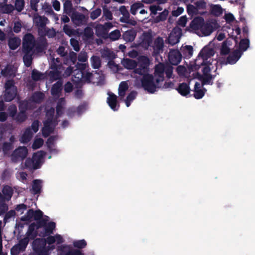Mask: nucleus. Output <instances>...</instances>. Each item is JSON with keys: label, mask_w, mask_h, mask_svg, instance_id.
Here are the masks:
<instances>
[{"label": "nucleus", "mask_w": 255, "mask_h": 255, "mask_svg": "<svg viewBox=\"0 0 255 255\" xmlns=\"http://www.w3.org/2000/svg\"><path fill=\"white\" fill-rule=\"evenodd\" d=\"M214 54V50L209 45L205 46L201 51L194 64L190 66V70L193 71L197 70L200 66H203V74L198 76V79L202 82L203 84H210L213 77L210 73L211 68L210 65L213 62L212 56Z\"/></svg>", "instance_id": "f257e3e1"}, {"label": "nucleus", "mask_w": 255, "mask_h": 255, "mask_svg": "<svg viewBox=\"0 0 255 255\" xmlns=\"http://www.w3.org/2000/svg\"><path fill=\"white\" fill-rule=\"evenodd\" d=\"M35 42V37L31 33H27L23 37L22 51L24 53L23 60L24 65L27 67L31 65L33 56L34 54L33 49Z\"/></svg>", "instance_id": "f03ea898"}, {"label": "nucleus", "mask_w": 255, "mask_h": 255, "mask_svg": "<svg viewBox=\"0 0 255 255\" xmlns=\"http://www.w3.org/2000/svg\"><path fill=\"white\" fill-rule=\"evenodd\" d=\"M46 113V119L43 122V127L41 131L44 137H47L54 131L56 126L58 125V118H59L63 113Z\"/></svg>", "instance_id": "7ed1b4c3"}, {"label": "nucleus", "mask_w": 255, "mask_h": 255, "mask_svg": "<svg viewBox=\"0 0 255 255\" xmlns=\"http://www.w3.org/2000/svg\"><path fill=\"white\" fill-rule=\"evenodd\" d=\"M152 42V36L149 32H144L142 36V40L140 45L145 49H147L149 46H151L153 50V54L157 55L159 54V36H157L154 40L153 45H151Z\"/></svg>", "instance_id": "20e7f679"}, {"label": "nucleus", "mask_w": 255, "mask_h": 255, "mask_svg": "<svg viewBox=\"0 0 255 255\" xmlns=\"http://www.w3.org/2000/svg\"><path fill=\"white\" fill-rule=\"evenodd\" d=\"M32 247L33 251L39 255H49V249L46 247L45 239L36 238L32 242Z\"/></svg>", "instance_id": "39448f33"}, {"label": "nucleus", "mask_w": 255, "mask_h": 255, "mask_svg": "<svg viewBox=\"0 0 255 255\" xmlns=\"http://www.w3.org/2000/svg\"><path fill=\"white\" fill-rule=\"evenodd\" d=\"M141 86L148 93H153L156 89L154 78L151 74L144 75L141 79Z\"/></svg>", "instance_id": "423d86ee"}, {"label": "nucleus", "mask_w": 255, "mask_h": 255, "mask_svg": "<svg viewBox=\"0 0 255 255\" xmlns=\"http://www.w3.org/2000/svg\"><path fill=\"white\" fill-rule=\"evenodd\" d=\"M149 63V59L147 57L141 56L139 59L138 64H137V66L134 70V73L143 76L145 74H149L148 73Z\"/></svg>", "instance_id": "0eeeda50"}, {"label": "nucleus", "mask_w": 255, "mask_h": 255, "mask_svg": "<svg viewBox=\"0 0 255 255\" xmlns=\"http://www.w3.org/2000/svg\"><path fill=\"white\" fill-rule=\"evenodd\" d=\"M219 25L215 20H212L202 26L200 31L197 32V34L200 36H208L214 30L218 29Z\"/></svg>", "instance_id": "6e6552de"}, {"label": "nucleus", "mask_w": 255, "mask_h": 255, "mask_svg": "<svg viewBox=\"0 0 255 255\" xmlns=\"http://www.w3.org/2000/svg\"><path fill=\"white\" fill-rule=\"evenodd\" d=\"M113 26L111 22H106L104 24H98L95 27L96 34L98 37L106 38L108 37L109 30Z\"/></svg>", "instance_id": "1a4fd4ad"}, {"label": "nucleus", "mask_w": 255, "mask_h": 255, "mask_svg": "<svg viewBox=\"0 0 255 255\" xmlns=\"http://www.w3.org/2000/svg\"><path fill=\"white\" fill-rule=\"evenodd\" d=\"M28 154V149L25 146H19L11 154V159L14 162L24 160Z\"/></svg>", "instance_id": "9d476101"}, {"label": "nucleus", "mask_w": 255, "mask_h": 255, "mask_svg": "<svg viewBox=\"0 0 255 255\" xmlns=\"http://www.w3.org/2000/svg\"><path fill=\"white\" fill-rule=\"evenodd\" d=\"M40 157L36 155H34L32 158L26 159L24 163L25 168L29 170L38 169L40 167Z\"/></svg>", "instance_id": "9b49d317"}, {"label": "nucleus", "mask_w": 255, "mask_h": 255, "mask_svg": "<svg viewBox=\"0 0 255 255\" xmlns=\"http://www.w3.org/2000/svg\"><path fill=\"white\" fill-rule=\"evenodd\" d=\"M28 245V240L26 238L20 240L18 243L13 246L10 250L11 255H18V254L25 251Z\"/></svg>", "instance_id": "f8f14e48"}, {"label": "nucleus", "mask_w": 255, "mask_h": 255, "mask_svg": "<svg viewBox=\"0 0 255 255\" xmlns=\"http://www.w3.org/2000/svg\"><path fill=\"white\" fill-rule=\"evenodd\" d=\"M59 251L62 255H83L82 252L78 249H70V246L67 245H61L58 247Z\"/></svg>", "instance_id": "ddd939ff"}, {"label": "nucleus", "mask_w": 255, "mask_h": 255, "mask_svg": "<svg viewBox=\"0 0 255 255\" xmlns=\"http://www.w3.org/2000/svg\"><path fill=\"white\" fill-rule=\"evenodd\" d=\"M47 46V39L44 36L40 37L35 42V45L33 50L34 53H42L46 49Z\"/></svg>", "instance_id": "4468645a"}, {"label": "nucleus", "mask_w": 255, "mask_h": 255, "mask_svg": "<svg viewBox=\"0 0 255 255\" xmlns=\"http://www.w3.org/2000/svg\"><path fill=\"white\" fill-rule=\"evenodd\" d=\"M83 75V72L74 69L73 75H72V81L76 88L82 87Z\"/></svg>", "instance_id": "2eb2a0df"}, {"label": "nucleus", "mask_w": 255, "mask_h": 255, "mask_svg": "<svg viewBox=\"0 0 255 255\" xmlns=\"http://www.w3.org/2000/svg\"><path fill=\"white\" fill-rule=\"evenodd\" d=\"M181 36V29L179 28H175L173 29L168 37V42L171 45H174L179 41Z\"/></svg>", "instance_id": "dca6fc26"}, {"label": "nucleus", "mask_w": 255, "mask_h": 255, "mask_svg": "<svg viewBox=\"0 0 255 255\" xmlns=\"http://www.w3.org/2000/svg\"><path fill=\"white\" fill-rule=\"evenodd\" d=\"M73 22L78 26H80L87 23V18L85 15L78 12L73 13L71 16Z\"/></svg>", "instance_id": "f3484780"}, {"label": "nucleus", "mask_w": 255, "mask_h": 255, "mask_svg": "<svg viewBox=\"0 0 255 255\" xmlns=\"http://www.w3.org/2000/svg\"><path fill=\"white\" fill-rule=\"evenodd\" d=\"M182 56L180 52L177 50H171L168 55L169 62L172 65L178 64L181 60Z\"/></svg>", "instance_id": "a211bd4d"}, {"label": "nucleus", "mask_w": 255, "mask_h": 255, "mask_svg": "<svg viewBox=\"0 0 255 255\" xmlns=\"http://www.w3.org/2000/svg\"><path fill=\"white\" fill-rule=\"evenodd\" d=\"M62 68V65L57 64L56 63L53 62L51 63L50 65V68L52 70L50 71L49 72V75L50 76L54 78L55 80L58 79L61 75V69Z\"/></svg>", "instance_id": "6ab92c4d"}, {"label": "nucleus", "mask_w": 255, "mask_h": 255, "mask_svg": "<svg viewBox=\"0 0 255 255\" xmlns=\"http://www.w3.org/2000/svg\"><path fill=\"white\" fill-rule=\"evenodd\" d=\"M204 24V21L203 18L197 17L195 18L190 24L191 28L195 30L196 32L200 31Z\"/></svg>", "instance_id": "aec40b11"}, {"label": "nucleus", "mask_w": 255, "mask_h": 255, "mask_svg": "<svg viewBox=\"0 0 255 255\" xmlns=\"http://www.w3.org/2000/svg\"><path fill=\"white\" fill-rule=\"evenodd\" d=\"M63 89V82L61 80L57 81L54 83L51 89V94L54 97H59Z\"/></svg>", "instance_id": "412c9836"}, {"label": "nucleus", "mask_w": 255, "mask_h": 255, "mask_svg": "<svg viewBox=\"0 0 255 255\" xmlns=\"http://www.w3.org/2000/svg\"><path fill=\"white\" fill-rule=\"evenodd\" d=\"M17 92V88L12 89H5L3 92V99L5 102H11L16 97Z\"/></svg>", "instance_id": "4be33fe9"}, {"label": "nucleus", "mask_w": 255, "mask_h": 255, "mask_svg": "<svg viewBox=\"0 0 255 255\" xmlns=\"http://www.w3.org/2000/svg\"><path fill=\"white\" fill-rule=\"evenodd\" d=\"M107 103L113 111L118 110L120 106L118 105L117 96L116 95L113 93L109 94L107 98Z\"/></svg>", "instance_id": "5701e85b"}, {"label": "nucleus", "mask_w": 255, "mask_h": 255, "mask_svg": "<svg viewBox=\"0 0 255 255\" xmlns=\"http://www.w3.org/2000/svg\"><path fill=\"white\" fill-rule=\"evenodd\" d=\"M33 135L30 127L27 128L22 134L19 141L23 143H27L30 141Z\"/></svg>", "instance_id": "b1692460"}, {"label": "nucleus", "mask_w": 255, "mask_h": 255, "mask_svg": "<svg viewBox=\"0 0 255 255\" xmlns=\"http://www.w3.org/2000/svg\"><path fill=\"white\" fill-rule=\"evenodd\" d=\"M9 116L13 118L16 122L21 123L27 118V113H8Z\"/></svg>", "instance_id": "393cba45"}, {"label": "nucleus", "mask_w": 255, "mask_h": 255, "mask_svg": "<svg viewBox=\"0 0 255 255\" xmlns=\"http://www.w3.org/2000/svg\"><path fill=\"white\" fill-rule=\"evenodd\" d=\"M122 64L125 68L129 70H134L137 66V62L135 60L128 58L124 59Z\"/></svg>", "instance_id": "a878e982"}, {"label": "nucleus", "mask_w": 255, "mask_h": 255, "mask_svg": "<svg viewBox=\"0 0 255 255\" xmlns=\"http://www.w3.org/2000/svg\"><path fill=\"white\" fill-rule=\"evenodd\" d=\"M205 94V91L200 83L196 82L194 87V96L196 99H201Z\"/></svg>", "instance_id": "bb28decb"}, {"label": "nucleus", "mask_w": 255, "mask_h": 255, "mask_svg": "<svg viewBox=\"0 0 255 255\" xmlns=\"http://www.w3.org/2000/svg\"><path fill=\"white\" fill-rule=\"evenodd\" d=\"M20 39L17 37H10L8 40V46L10 49L15 50L20 44Z\"/></svg>", "instance_id": "cd10ccee"}, {"label": "nucleus", "mask_w": 255, "mask_h": 255, "mask_svg": "<svg viewBox=\"0 0 255 255\" xmlns=\"http://www.w3.org/2000/svg\"><path fill=\"white\" fill-rule=\"evenodd\" d=\"M136 33L133 30H128L123 34V38L126 42L133 41L136 36Z\"/></svg>", "instance_id": "c85d7f7f"}, {"label": "nucleus", "mask_w": 255, "mask_h": 255, "mask_svg": "<svg viewBox=\"0 0 255 255\" xmlns=\"http://www.w3.org/2000/svg\"><path fill=\"white\" fill-rule=\"evenodd\" d=\"M242 53L239 50H235L230 55L227 59V62L229 64H235L241 57Z\"/></svg>", "instance_id": "c756f323"}, {"label": "nucleus", "mask_w": 255, "mask_h": 255, "mask_svg": "<svg viewBox=\"0 0 255 255\" xmlns=\"http://www.w3.org/2000/svg\"><path fill=\"white\" fill-rule=\"evenodd\" d=\"M57 139V136L55 135H52L49 137L47 139L46 143L47 147L50 152H53L57 153V150L55 148V141Z\"/></svg>", "instance_id": "7c9ffc66"}, {"label": "nucleus", "mask_w": 255, "mask_h": 255, "mask_svg": "<svg viewBox=\"0 0 255 255\" xmlns=\"http://www.w3.org/2000/svg\"><path fill=\"white\" fill-rule=\"evenodd\" d=\"M2 192L3 194V196H2L4 198V200H6L7 201H9L10 200L13 193V190L11 187L8 185L4 186L2 190Z\"/></svg>", "instance_id": "2f4dec72"}, {"label": "nucleus", "mask_w": 255, "mask_h": 255, "mask_svg": "<svg viewBox=\"0 0 255 255\" xmlns=\"http://www.w3.org/2000/svg\"><path fill=\"white\" fill-rule=\"evenodd\" d=\"M42 188V181L39 179H35L32 182V191L34 194H39Z\"/></svg>", "instance_id": "473e14b6"}, {"label": "nucleus", "mask_w": 255, "mask_h": 255, "mask_svg": "<svg viewBox=\"0 0 255 255\" xmlns=\"http://www.w3.org/2000/svg\"><path fill=\"white\" fill-rule=\"evenodd\" d=\"M55 227L56 224L54 222H50L48 223H46L44 228V233L42 236L45 237L53 234V230L55 229Z\"/></svg>", "instance_id": "72a5a7b5"}, {"label": "nucleus", "mask_w": 255, "mask_h": 255, "mask_svg": "<svg viewBox=\"0 0 255 255\" xmlns=\"http://www.w3.org/2000/svg\"><path fill=\"white\" fill-rule=\"evenodd\" d=\"M0 74L1 76L4 77H11L15 76V74L13 73L12 68L9 65H7L3 69L1 70Z\"/></svg>", "instance_id": "f704fd0d"}, {"label": "nucleus", "mask_w": 255, "mask_h": 255, "mask_svg": "<svg viewBox=\"0 0 255 255\" xmlns=\"http://www.w3.org/2000/svg\"><path fill=\"white\" fill-rule=\"evenodd\" d=\"M44 97L45 95L42 92H36L32 94L31 98L33 102L40 104L42 102Z\"/></svg>", "instance_id": "c9c22d12"}, {"label": "nucleus", "mask_w": 255, "mask_h": 255, "mask_svg": "<svg viewBox=\"0 0 255 255\" xmlns=\"http://www.w3.org/2000/svg\"><path fill=\"white\" fill-rule=\"evenodd\" d=\"M14 10V6L11 4H3L0 7V11L2 13L10 14Z\"/></svg>", "instance_id": "e433bc0d"}, {"label": "nucleus", "mask_w": 255, "mask_h": 255, "mask_svg": "<svg viewBox=\"0 0 255 255\" xmlns=\"http://www.w3.org/2000/svg\"><path fill=\"white\" fill-rule=\"evenodd\" d=\"M181 50L183 55L186 58H190L193 52V48L192 46L190 45H186L182 46Z\"/></svg>", "instance_id": "4c0bfd02"}, {"label": "nucleus", "mask_w": 255, "mask_h": 255, "mask_svg": "<svg viewBox=\"0 0 255 255\" xmlns=\"http://www.w3.org/2000/svg\"><path fill=\"white\" fill-rule=\"evenodd\" d=\"M177 91L181 95L184 96L187 95L190 93L189 87L185 83L181 84L178 88Z\"/></svg>", "instance_id": "58836bf2"}, {"label": "nucleus", "mask_w": 255, "mask_h": 255, "mask_svg": "<svg viewBox=\"0 0 255 255\" xmlns=\"http://www.w3.org/2000/svg\"><path fill=\"white\" fill-rule=\"evenodd\" d=\"M8 209L7 205L4 202V198L0 193V216L5 214Z\"/></svg>", "instance_id": "ea45409f"}, {"label": "nucleus", "mask_w": 255, "mask_h": 255, "mask_svg": "<svg viewBox=\"0 0 255 255\" xmlns=\"http://www.w3.org/2000/svg\"><path fill=\"white\" fill-rule=\"evenodd\" d=\"M63 29L64 32L69 37L76 35L78 33L77 30L72 28L70 26L67 24L64 25Z\"/></svg>", "instance_id": "a19ab883"}, {"label": "nucleus", "mask_w": 255, "mask_h": 255, "mask_svg": "<svg viewBox=\"0 0 255 255\" xmlns=\"http://www.w3.org/2000/svg\"><path fill=\"white\" fill-rule=\"evenodd\" d=\"M231 45V42L230 40H226L222 44L221 48V53L223 55L227 54L230 49V46Z\"/></svg>", "instance_id": "79ce46f5"}, {"label": "nucleus", "mask_w": 255, "mask_h": 255, "mask_svg": "<svg viewBox=\"0 0 255 255\" xmlns=\"http://www.w3.org/2000/svg\"><path fill=\"white\" fill-rule=\"evenodd\" d=\"M91 64L94 69H98L101 65V60L98 56L93 55L91 58Z\"/></svg>", "instance_id": "37998d69"}, {"label": "nucleus", "mask_w": 255, "mask_h": 255, "mask_svg": "<svg viewBox=\"0 0 255 255\" xmlns=\"http://www.w3.org/2000/svg\"><path fill=\"white\" fill-rule=\"evenodd\" d=\"M24 0H15L14 7L18 12H21L24 9Z\"/></svg>", "instance_id": "c03bdc74"}, {"label": "nucleus", "mask_w": 255, "mask_h": 255, "mask_svg": "<svg viewBox=\"0 0 255 255\" xmlns=\"http://www.w3.org/2000/svg\"><path fill=\"white\" fill-rule=\"evenodd\" d=\"M63 9L64 13L70 14L72 10L73 6L71 1L70 0H66L63 4Z\"/></svg>", "instance_id": "a18cd8bd"}, {"label": "nucleus", "mask_w": 255, "mask_h": 255, "mask_svg": "<svg viewBox=\"0 0 255 255\" xmlns=\"http://www.w3.org/2000/svg\"><path fill=\"white\" fill-rule=\"evenodd\" d=\"M34 211L32 209H29L26 214L21 217V220L24 222L31 221V220L33 218Z\"/></svg>", "instance_id": "49530a36"}, {"label": "nucleus", "mask_w": 255, "mask_h": 255, "mask_svg": "<svg viewBox=\"0 0 255 255\" xmlns=\"http://www.w3.org/2000/svg\"><path fill=\"white\" fill-rule=\"evenodd\" d=\"M121 34V32L118 29H116L108 34V37L113 41H115L119 39Z\"/></svg>", "instance_id": "de8ad7c7"}, {"label": "nucleus", "mask_w": 255, "mask_h": 255, "mask_svg": "<svg viewBox=\"0 0 255 255\" xmlns=\"http://www.w3.org/2000/svg\"><path fill=\"white\" fill-rule=\"evenodd\" d=\"M93 77L92 73L87 71L84 72L83 78L82 79L83 85L85 83H90Z\"/></svg>", "instance_id": "09e8293b"}, {"label": "nucleus", "mask_w": 255, "mask_h": 255, "mask_svg": "<svg viewBox=\"0 0 255 255\" xmlns=\"http://www.w3.org/2000/svg\"><path fill=\"white\" fill-rule=\"evenodd\" d=\"M136 96V92L135 91H131L125 100V103L127 107H128L131 104V102L135 98Z\"/></svg>", "instance_id": "8fccbe9b"}, {"label": "nucleus", "mask_w": 255, "mask_h": 255, "mask_svg": "<svg viewBox=\"0 0 255 255\" xmlns=\"http://www.w3.org/2000/svg\"><path fill=\"white\" fill-rule=\"evenodd\" d=\"M143 6V4L140 2H136L132 4L130 6V12L133 15H135L137 10Z\"/></svg>", "instance_id": "3c124183"}, {"label": "nucleus", "mask_w": 255, "mask_h": 255, "mask_svg": "<svg viewBox=\"0 0 255 255\" xmlns=\"http://www.w3.org/2000/svg\"><path fill=\"white\" fill-rule=\"evenodd\" d=\"M211 12L213 14L219 16L223 12V9L220 5H213L211 6Z\"/></svg>", "instance_id": "603ef678"}, {"label": "nucleus", "mask_w": 255, "mask_h": 255, "mask_svg": "<svg viewBox=\"0 0 255 255\" xmlns=\"http://www.w3.org/2000/svg\"><path fill=\"white\" fill-rule=\"evenodd\" d=\"M43 74L41 72L36 69H33L31 72V78L34 81H38L41 79Z\"/></svg>", "instance_id": "864d4df0"}, {"label": "nucleus", "mask_w": 255, "mask_h": 255, "mask_svg": "<svg viewBox=\"0 0 255 255\" xmlns=\"http://www.w3.org/2000/svg\"><path fill=\"white\" fill-rule=\"evenodd\" d=\"M73 246L75 248L79 249H82L85 248L87 246V243L84 239L75 241L73 242Z\"/></svg>", "instance_id": "5fc2aeb1"}, {"label": "nucleus", "mask_w": 255, "mask_h": 255, "mask_svg": "<svg viewBox=\"0 0 255 255\" xmlns=\"http://www.w3.org/2000/svg\"><path fill=\"white\" fill-rule=\"evenodd\" d=\"M102 55L103 57L107 58L109 59L115 58V53L113 51L107 48L104 49L102 53Z\"/></svg>", "instance_id": "6e6d98bb"}, {"label": "nucleus", "mask_w": 255, "mask_h": 255, "mask_svg": "<svg viewBox=\"0 0 255 255\" xmlns=\"http://www.w3.org/2000/svg\"><path fill=\"white\" fill-rule=\"evenodd\" d=\"M29 106V103L27 100L21 101L19 102V112H26Z\"/></svg>", "instance_id": "4d7b16f0"}, {"label": "nucleus", "mask_w": 255, "mask_h": 255, "mask_svg": "<svg viewBox=\"0 0 255 255\" xmlns=\"http://www.w3.org/2000/svg\"><path fill=\"white\" fill-rule=\"evenodd\" d=\"M249 46V41L248 39H242L240 43L239 48L241 52V51H246Z\"/></svg>", "instance_id": "13d9d810"}, {"label": "nucleus", "mask_w": 255, "mask_h": 255, "mask_svg": "<svg viewBox=\"0 0 255 255\" xmlns=\"http://www.w3.org/2000/svg\"><path fill=\"white\" fill-rule=\"evenodd\" d=\"M13 148L11 142H4L2 145V149L4 153H6Z\"/></svg>", "instance_id": "bf43d9fd"}, {"label": "nucleus", "mask_w": 255, "mask_h": 255, "mask_svg": "<svg viewBox=\"0 0 255 255\" xmlns=\"http://www.w3.org/2000/svg\"><path fill=\"white\" fill-rule=\"evenodd\" d=\"M43 144V140L42 138H37L36 139L32 145V148L33 149H37L41 147Z\"/></svg>", "instance_id": "052dcab7"}, {"label": "nucleus", "mask_w": 255, "mask_h": 255, "mask_svg": "<svg viewBox=\"0 0 255 255\" xmlns=\"http://www.w3.org/2000/svg\"><path fill=\"white\" fill-rule=\"evenodd\" d=\"M70 43L75 51L78 52L80 50L79 43L77 39L72 38L70 40Z\"/></svg>", "instance_id": "680f3d73"}, {"label": "nucleus", "mask_w": 255, "mask_h": 255, "mask_svg": "<svg viewBox=\"0 0 255 255\" xmlns=\"http://www.w3.org/2000/svg\"><path fill=\"white\" fill-rule=\"evenodd\" d=\"M89 67L88 65L86 63H77L75 65V69H76L77 70L81 71L82 72H85L87 71L86 69Z\"/></svg>", "instance_id": "e2e57ef3"}, {"label": "nucleus", "mask_w": 255, "mask_h": 255, "mask_svg": "<svg viewBox=\"0 0 255 255\" xmlns=\"http://www.w3.org/2000/svg\"><path fill=\"white\" fill-rule=\"evenodd\" d=\"M102 10L100 8H97L90 13V18L92 20H95L98 18L101 14Z\"/></svg>", "instance_id": "0e129e2a"}, {"label": "nucleus", "mask_w": 255, "mask_h": 255, "mask_svg": "<svg viewBox=\"0 0 255 255\" xmlns=\"http://www.w3.org/2000/svg\"><path fill=\"white\" fill-rule=\"evenodd\" d=\"M5 213V214L3 218L4 223H6L10 218L14 217L15 215V211L14 210H11L8 212H6Z\"/></svg>", "instance_id": "69168bd1"}, {"label": "nucleus", "mask_w": 255, "mask_h": 255, "mask_svg": "<svg viewBox=\"0 0 255 255\" xmlns=\"http://www.w3.org/2000/svg\"><path fill=\"white\" fill-rule=\"evenodd\" d=\"M103 16L106 20H112L113 18L112 12L105 6L103 8Z\"/></svg>", "instance_id": "338daca9"}, {"label": "nucleus", "mask_w": 255, "mask_h": 255, "mask_svg": "<svg viewBox=\"0 0 255 255\" xmlns=\"http://www.w3.org/2000/svg\"><path fill=\"white\" fill-rule=\"evenodd\" d=\"M36 229H38L40 228L44 227L45 226L46 223L48 222V219H41L39 220L36 221Z\"/></svg>", "instance_id": "774afa93"}]
</instances>
